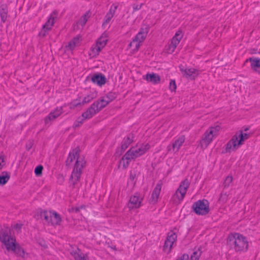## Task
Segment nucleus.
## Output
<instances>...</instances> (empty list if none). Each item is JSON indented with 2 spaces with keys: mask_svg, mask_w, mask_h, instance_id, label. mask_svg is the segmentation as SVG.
<instances>
[{
  "mask_svg": "<svg viewBox=\"0 0 260 260\" xmlns=\"http://www.w3.org/2000/svg\"><path fill=\"white\" fill-rule=\"evenodd\" d=\"M226 244L236 252H246L248 249L249 242L243 235L234 232L229 234L226 238Z\"/></svg>",
  "mask_w": 260,
  "mask_h": 260,
  "instance_id": "f257e3e1",
  "label": "nucleus"
},
{
  "mask_svg": "<svg viewBox=\"0 0 260 260\" xmlns=\"http://www.w3.org/2000/svg\"><path fill=\"white\" fill-rule=\"evenodd\" d=\"M250 136L249 133H243L242 131H237L231 139L225 145V149L222 153H230L232 151H235L244 144L245 141Z\"/></svg>",
  "mask_w": 260,
  "mask_h": 260,
  "instance_id": "f03ea898",
  "label": "nucleus"
},
{
  "mask_svg": "<svg viewBox=\"0 0 260 260\" xmlns=\"http://www.w3.org/2000/svg\"><path fill=\"white\" fill-rule=\"evenodd\" d=\"M86 160L79 164V160H76L73 166V169L69 179V186L72 189L76 187V185L80 182L83 169L86 166Z\"/></svg>",
  "mask_w": 260,
  "mask_h": 260,
  "instance_id": "7ed1b4c3",
  "label": "nucleus"
},
{
  "mask_svg": "<svg viewBox=\"0 0 260 260\" xmlns=\"http://www.w3.org/2000/svg\"><path fill=\"white\" fill-rule=\"evenodd\" d=\"M86 160L79 164V160H76L73 166V169L69 179V186L72 189L76 187V185L80 182L83 169L86 166Z\"/></svg>",
  "mask_w": 260,
  "mask_h": 260,
  "instance_id": "20e7f679",
  "label": "nucleus"
},
{
  "mask_svg": "<svg viewBox=\"0 0 260 260\" xmlns=\"http://www.w3.org/2000/svg\"><path fill=\"white\" fill-rule=\"evenodd\" d=\"M16 239L13 229L7 224H4L3 228L1 226L0 229V242L6 248Z\"/></svg>",
  "mask_w": 260,
  "mask_h": 260,
  "instance_id": "39448f33",
  "label": "nucleus"
},
{
  "mask_svg": "<svg viewBox=\"0 0 260 260\" xmlns=\"http://www.w3.org/2000/svg\"><path fill=\"white\" fill-rule=\"evenodd\" d=\"M209 205L210 203L207 199L199 200L191 206V212L199 216L206 215L210 211Z\"/></svg>",
  "mask_w": 260,
  "mask_h": 260,
  "instance_id": "423d86ee",
  "label": "nucleus"
},
{
  "mask_svg": "<svg viewBox=\"0 0 260 260\" xmlns=\"http://www.w3.org/2000/svg\"><path fill=\"white\" fill-rule=\"evenodd\" d=\"M221 129V126L219 125H214V126H210L205 132L202 139L200 142V146L203 148V143H205V147L212 142L213 138L217 135V133Z\"/></svg>",
  "mask_w": 260,
  "mask_h": 260,
  "instance_id": "0eeeda50",
  "label": "nucleus"
},
{
  "mask_svg": "<svg viewBox=\"0 0 260 260\" xmlns=\"http://www.w3.org/2000/svg\"><path fill=\"white\" fill-rule=\"evenodd\" d=\"M135 136L134 133H129L126 137L123 139L121 146L117 147L114 153L113 156L117 159L119 158L123 153L128 148L129 146L134 142Z\"/></svg>",
  "mask_w": 260,
  "mask_h": 260,
  "instance_id": "6e6552de",
  "label": "nucleus"
},
{
  "mask_svg": "<svg viewBox=\"0 0 260 260\" xmlns=\"http://www.w3.org/2000/svg\"><path fill=\"white\" fill-rule=\"evenodd\" d=\"M7 251L15 254L17 256L20 257L24 259H26L29 255L24 249L17 242L16 239L6 248Z\"/></svg>",
  "mask_w": 260,
  "mask_h": 260,
  "instance_id": "1a4fd4ad",
  "label": "nucleus"
},
{
  "mask_svg": "<svg viewBox=\"0 0 260 260\" xmlns=\"http://www.w3.org/2000/svg\"><path fill=\"white\" fill-rule=\"evenodd\" d=\"M179 70L182 73L183 78L191 81H194L199 76L201 71L195 68H187L180 64L179 66Z\"/></svg>",
  "mask_w": 260,
  "mask_h": 260,
  "instance_id": "9d476101",
  "label": "nucleus"
},
{
  "mask_svg": "<svg viewBox=\"0 0 260 260\" xmlns=\"http://www.w3.org/2000/svg\"><path fill=\"white\" fill-rule=\"evenodd\" d=\"M88 81H91L92 83L101 87L107 83V80L103 73L96 72L87 76L84 82L86 84Z\"/></svg>",
  "mask_w": 260,
  "mask_h": 260,
  "instance_id": "9b49d317",
  "label": "nucleus"
},
{
  "mask_svg": "<svg viewBox=\"0 0 260 260\" xmlns=\"http://www.w3.org/2000/svg\"><path fill=\"white\" fill-rule=\"evenodd\" d=\"M144 197H141L139 192H136L130 197L127 204V207L129 210L139 209L142 205V203Z\"/></svg>",
  "mask_w": 260,
  "mask_h": 260,
  "instance_id": "f8f14e48",
  "label": "nucleus"
},
{
  "mask_svg": "<svg viewBox=\"0 0 260 260\" xmlns=\"http://www.w3.org/2000/svg\"><path fill=\"white\" fill-rule=\"evenodd\" d=\"M189 185L190 182L187 178H185L181 182L173 197H176L179 201H182L186 195Z\"/></svg>",
  "mask_w": 260,
  "mask_h": 260,
  "instance_id": "ddd939ff",
  "label": "nucleus"
},
{
  "mask_svg": "<svg viewBox=\"0 0 260 260\" xmlns=\"http://www.w3.org/2000/svg\"><path fill=\"white\" fill-rule=\"evenodd\" d=\"M81 150L80 146H78L75 148L72 149L69 153L68 156L65 161L66 166L69 168L74 160H77V157L80 154Z\"/></svg>",
  "mask_w": 260,
  "mask_h": 260,
  "instance_id": "4468645a",
  "label": "nucleus"
},
{
  "mask_svg": "<svg viewBox=\"0 0 260 260\" xmlns=\"http://www.w3.org/2000/svg\"><path fill=\"white\" fill-rule=\"evenodd\" d=\"M248 62L250 63L251 70L260 75V58L255 56L249 57L244 61L243 65Z\"/></svg>",
  "mask_w": 260,
  "mask_h": 260,
  "instance_id": "2eb2a0df",
  "label": "nucleus"
},
{
  "mask_svg": "<svg viewBox=\"0 0 260 260\" xmlns=\"http://www.w3.org/2000/svg\"><path fill=\"white\" fill-rule=\"evenodd\" d=\"M163 182L161 180H158L154 187L151 197L149 200V203L154 205L158 202V199L159 196Z\"/></svg>",
  "mask_w": 260,
  "mask_h": 260,
  "instance_id": "dca6fc26",
  "label": "nucleus"
},
{
  "mask_svg": "<svg viewBox=\"0 0 260 260\" xmlns=\"http://www.w3.org/2000/svg\"><path fill=\"white\" fill-rule=\"evenodd\" d=\"M143 79L145 80L148 83L153 84H158L161 82L160 76L154 72H148L145 75H143Z\"/></svg>",
  "mask_w": 260,
  "mask_h": 260,
  "instance_id": "f3484780",
  "label": "nucleus"
},
{
  "mask_svg": "<svg viewBox=\"0 0 260 260\" xmlns=\"http://www.w3.org/2000/svg\"><path fill=\"white\" fill-rule=\"evenodd\" d=\"M58 11L54 10L48 18L47 21L43 25V29L51 30L54 24V19L57 18Z\"/></svg>",
  "mask_w": 260,
  "mask_h": 260,
  "instance_id": "a211bd4d",
  "label": "nucleus"
},
{
  "mask_svg": "<svg viewBox=\"0 0 260 260\" xmlns=\"http://www.w3.org/2000/svg\"><path fill=\"white\" fill-rule=\"evenodd\" d=\"M183 36L182 30L179 29L171 39V47H173L172 51H174L178 44L180 42Z\"/></svg>",
  "mask_w": 260,
  "mask_h": 260,
  "instance_id": "6ab92c4d",
  "label": "nucleus"
},
{
  "mask_svg": "<svg viewBox=\"0 0 260 260\" xmlns=\"http://www.w3.org/2000/svg\"><path fill=\"white\" fill-rule=\"evenodd\" d=\"M178 230L177 228H174L173 230L170 231L167 234L166 238H169V242L171 243L169 246V250L168 253H170L173 248V243L176 241L177 238V235L176 232Z\"/></svg>",
  "mask_w": 260,
  "mask_h": 260,
  "instance_id": "aec40b11",
  "label": "nucleus"
},
{
  "mask_svg": "<svg viewBox=\"0 0 260 260\" xmlns=\"http://www.w3.org/2000/svg\"><path fill=\"white\" fill-rule=\"evenodd\" d=\"M77 250L78 252L73 250L70 252L71 255L75 260H89L87 253H82L81 249L79 248H77Z\"/></svg>",
  "mask_w": 260,
  "mask_h": 260,
  "instance_id": "412c9836",
  "label": "nucleus"
},
{
  "mask_svg": "<svg viewBox=\"0 0 260 260\" xmlns=\"http://www.w3.org/2000/svg\"><path fill=\"white\" fill-rule=\"evenodd\" d=\"M132 160L133 159L131 158L129 155H127V153L126 152L118 162V168H120L121 164H122V169L125 170L128 167Z\"/></svg>",
  "mask_w": 260,
  "mask_h": 260,
  "instance_id": "4be33fe9",
  "label": "nucleus"
},
{
  "mask_svg": "<svg viewBox=\"0 0 260 260\" xmlns=\"http://www.w3.org/2000/svg\"><path fill=\"white\" fill-rule=\"evenodd\" d=\"M50 213H51V218H52L51 225L52 226L60 225L62 221L60 215L54 210H50Z\"/></svg>",
  "mask_w": 260,
  "mask_h": 260,
  "instance_id": "5701e85b",
  "label": "nucleus"
},
{
  "mask_svg": "<svg viewBox=\"0 0 260 260\" xmlns=\"http://www.w3.org/2000/svg\"><path fill=\"white\" fill-rule=\"evenodd\" d=\"M11 173L7 171L2 172L0 175V186H3L8 182L10 178Z\"/></svg>",
  "mask_w": 260,
  "mask_h": 260,
  "instance_id": "b1692460",
  "label": "nucleus"
},
{
  "mask_svg": "<svg viewBox=\"0 0 260 260\" xmlns=\"http://www.w3.org/2000/svg\"><path fill=\"white\" fill-rule=\"evenodd\" d=\"M202 246H200L199 247H195L193 249V252L191 254L189 259L190 260H199L202 253Z\"/></svg>",
  "mask_w": 260,
  "mask_h": 260,
  "instance_id": "393cba45",
  "label": "nucleus"
},
{
  "mask_svg": "<svg viewBox=\"0 0 260 260\" xmlns=\"http://www.w3.org/2000/svg\"><path fill=\"white\" fill-rule=\"evenodd\" d=\"M8 14V6L6 4H2L0 6V16L1 21L5 23L7 20Z\"/></svg>",
  "mask_w": 260,
  "mask_h": 260,
  "instance_id": "a878e982",
  "label": "nucleus"
},
{
  "mask_svg": "<svg viewBox=\"0 0 260 260\" xmlns=\"http://www.w3.org/2000/svg\"><path fill=\"white\" fill-rule=\"evenodd\" d=\"M149 30L150 26L149 25H145V27H142L140 28L138 32L139 36H141V41L140 42H143L146 39Z\"/></svg>",
  "mask_w": 260,
  "mask_h": 260,
  "instance_id": "bb28decb",
  "label": "nucleus"
},
{
  "mask_svg": "<svg viewBox=\"0 0 260 260\" xmlns=\"http://www.w3.org/2000/svg\"><path fill=\"white\" fill-rule=\"evenodd\" d=\"M101 51V48L96 46L95 45L93 44L90 48L88 55L90 58H95L99 55Z\"/></svg>",
  "mask_w": 260,
  "mask_h": 260,
  "instance_id": "cd10ccee",
  "label": "nucleus"
},
{
  "mask_svg": "<svg viewBox=\"0 0 260 260\" xmlns=\"http://www.w3.org/2000/svg\"><path fill=\"white\" fill-rule=\"evenodd\" d=\"M151 146L149 143H147L146 144L143 143L141 145L140 147L136 149L137 153H138L139 156H142L144 154H145L147 151H148Z\"/></svg>",
  "mask_w": 260,
  "mask_h": 260,
  "instance_id": "c85d7f7f",
  "label": "nucleus"
},
{
  "mask_svg": "<svg viewBox=\"0 0 260 260\" xmlns=\"http://www.w3.org/2000/svg\"><path fill=\"white\" fill-rule=\"evenodd\" d=\"M42 213L41 219L44 220L48 224H51V222L52 221V218H51V215L50 212L48 213L47 210H43Z\"/></svg>",
  "mask_w": 260,
  "mask_h": 260,
  "instance_id": "c756f323",
  "label": "nucleus"
},
{
  "mask_svg": "<svg viewBox=\"0 0 260 260\" xmlns=\"http://www.w3.org/2000/svg\"><path fill=\"white\" fill-rule=\"evenodd\" d=\"M91 12L90 10L86 12L81 17L80 20H79L80 24L83 27L84 26L86 23L87 22L88 19L90 17V15L91 14Z\"/></svg>",
  "mask_w": 260,
  "mask_h": 260,
  "instance_id": "7c9ffc66",
  "label": "nucleus"
},
{
  "mask_svg": "<svg viewBox=\"0 0 260 260\" xmlns=\"http://www.w3.org/2000/svg\"><path fill=\"white\" fill-rule=\"evenodd\" d=\"M126 152L127 153V155H129L133 160H135L136 158L140 157L135 149V147H131Z\"/></svg>",
  "mask_w": 260,
  "mask_h": 260,
  "instance_id": "2f4dec72",
  "label": "nucleus"
},
{
  "mask_svg": "<svg viewBox=\"0 0 260 260\" xmlns=\"http://www.w3.org/2000/svg\"><path fill=\"white\" fill-rule=\"evenodd\" d=\"M96 102H99V108L100 111L105 108L110 103L108 100H105L104 97H101Z\"/></svg>",
  "mask_w": 260,
  "mask_h": 260,
  "instance_id": "473e14b6",
  "label": "nucleus"
},
{
  "mask_svg": "<svg viewBox=\"0 0 260 260\" xmlns=\"http://www.w3.org/2000/svg\"><path fill=\"white\" fill-rule=\"evenodd\" d=\"M99 102L95 101L87 109L89 110V111L92 112L94 115L96 114L100 111L99 108Z\"/></svg>",
  "mask_w": 260,
  "mask_h": 260,
  "instance_id": "72a5a7b5",
  "label": "nucleus"
},
{
  "mask_svg": "<svg viewBox=\"0 0 260 260\" xmlns=\"http://www.w3.org/2000/svg\"><path fill=\"white\" fill-rule=\"evenodd\" d=\"M85 120L84 119V118H83V117L81 116V115L80 116L78 117L76 120L74 121L72 125V127L74 129H76V128L80 127L81 125L83 124Z\"/></svg>",
  "mask_w": 260,
  "mask_h": 260,
  "instance_id": "f704fd0d",
  "label": "nucleus"
},
{
  "mask_svg": "<svg viewBox=\"0 0 260 260\" xmlns=\"http://www.w3.org/2000/svg\"><path fill=\"white\" fill-rule=\"evenodd\" d=\"M34 239L37 243L39 244L40 246H41V247H43L45 249L48 248V245L46 244V242L45 240L44 239V238L40 236H35Z\"/></svg>",
  "mask_w": 260,
  "mask_h": 260,
  "instance_id": "c9c22d12",
  "label": "nucleus"
},
{
  "mask_svg": "<svg viewBox=\"0 0 260 260\" xmlns=\"http://www.w3.org/2000/svg\"><path fill=\"white\" fill-rule=\"evenodd\" d=\"M113 17L111 13V9H110L109 12L106 14L104 21L102 24V27L104 28L106 24H108Z\"/></svg>",
  "mask_w": 260,
  "mask_h": 260,
  "instance_id": "e433bc0d",
  "label": "nucleus"
},
{
  "mask_svg": "<svg viewBox=\"0 0 260 260\" xmlns=\"http://www.w3.org/2000/svg\"><path fill=\"white\" fill-rule=\"evenodd\" d=\"M108 41V39L103 40L98 38L94 44L96 46L101 48L102 50V49L107 45Z\"/></svg>",
  "mask_w": 260,
  "mask_h": 260,
  "instance_id": "4c0bfd02",
  "label": "nucleus"
},
{
  "mask_svg": "<svg viewBox=\"0 0 260 260\" xmlns=\"http://www.w3.org/2000/svg\"><path fill=\"white\" fill-rule=\"evenodd\" d=\"M64 106L57 107L53 110L50 112L52 115L56 116V118L58 117L63 113V108Z\"/></svg>",
  "mask_w": 260,
  "mask_h": 260,
  "instance_id": "58836bf2",
  "label": "nucleus"
},
{
  "mask_svg": "<svg viewBox=\"0 0 260 260\" xmlns=\"http://www.w3.org/2000/svg\"><path fill=\"white\" fill-rule=\"evenodd\" d=\"M44 167L42 165H38L35 168L34 172L36 177H41L43 174Z\"/></svg>",
  "mask_w": 260,
  "mask_h": 260,
  "instance_id": "ea45409f",
  "label": "nucleus"
},
{
  "mask_svg": "<svg viewBox=\"0 0 260 260\" xmlns=\"http://www.w3.org/2000/svg\"><path fill=\"white\" fill-rule=\"evenodd\" d=\"M118 94V92L109 91L106 94L105 97L108 99V101H110V102H111L116 99Z\"/></svg>",
  "mask_w": 260,
  "mask_h": 260,
  "instance_id": "a19ab883",
  "label": "nucleus"
},
{
  "mask_svg": "<svg viewBox=\"0 0 260 260\" xmlns=\"http://www.w3.org/2000/svg\"><path fill=\"white\" fill-rule=\"evenodd\" d=\"M185 139V136L181 135L178 137V138L177 139H176L175 141V142H176V143L177 144V145H178L177 149L176 152L178 151L179 150L180 147L182 146V144L184 142Z\"/></svg>",
  "mask_w": 260,
  "mask_h": 260,
  "instance_id": "79ce46f5",
  "label": "nucleus"
},
{
  "mask_svg": "<svg viewBox=\"0 0 260 260\" xmlns=\"http://www.w3.org/2000/svg\"><path fill=\"white\" fill-rule=\"evenodd\" d=\"M94 115L92 113V112H90L89 110L87 109H86V110L83 112L81 114V116L83 117L84 119L85 120L91 119Z\"/></svg>",
  "mask_w": 260,
  "mask_h": 260,
  "instance_id": "37998d69",
  "label": "nucleus"
},
{
  "mask_svg": "<svg viewBox=\"0 0 260 260\" xmlns=\"http://www.w3.org/2000/svg\"><path fill=\"white\" fill-rule=\"evenodd\" d=\"M169 89L171 92H176L177 89V85L175 79H171L169 85Z\"/></svg>",
  "mask_w": 260,
  "mask_h": 260,
  "instance_id": "c03bdc74",
  "label": "nucleus"
},
{
  "mask_svg": "<svg viewBox=\"0 0 260 260\" xmlns=\"http://www.w3.org/2000/svg\"><path fill=\"white\" fill-rule=\"evenodd\" d=\"M43 210L41 208H39L34 212V218L37 220L41 219L42 217Z\"/></svg>",
  "mask_w": 260,
  "mask_h": 260,
  "instance_id": "a18cd8bd",
  "label": "nucleus"
},
{
  "mask_svg": "<svg viewBox=\"0 0 260 260\" xmlns=\"http://www.w3.org/2000/svg\"><path fill=\"white\" fill-rule=\"evenodd\" d=\"M233 179V178L232 175L228 176L226 177V178L224 180V181L223 182L224 187V188L228 187L230 186V184L232 182Z\"/></svg>",
  "mask_w": 260,
  "mask_h": 260,
  "instance_id": "49530a36",
  "label": "nucleus"
},
{
  "mask_svg": "<svg viewBox=\"0 0 260 260\" xmlns=\"http://www.w3.org/2000/svg\"><path fill=\"white\" fill-rule=\"evenodd\" d=\"M56 119V116L52 115V114H49L44 118V122L45 124H48L49 122L52 121Z\"/></svg>",
  "mask_w": 260,
  "mask_h": 260,
  "instance_id": "de8ad7c7",
  "label": "nucleus"
},
{
  "mask_svg": "<svg viewBox=\"0 0 260 260\" xmlns=\"http://www.w3.org/2000/svg\"><path fill=\"white\" fill-rule=\"evenodd\" d=\"M95 98L96 95L94 96H91L90 95H87L83 99V101H82V104L84 105L85 104L89 103Z\"/></svg>",
  "mask_w": 260,
  "mask_h": 260,
  "instance_id": "09e8293b",
  "label": "nucleus"
},
{
  "mask_svg": "<svg viewBox=\"0 0 260 260\" xmlns=\"http://www.w3.org/2000/svg\"><path fill=\"white\" fill-rule=\"evenodd\" d=\"M228 199V195L225 192L224 193H221L218 201L223 203H226Z\"/></svg>",
  "mask_w": 260,
  "mask_h": 260,
  "instance_id": "8fccbe9b",
  "label": "nucleus"
},
{
  "mask_svg": "<svg viewBox=\"0 0 260 260\" xmlns=\"http://www.w3.org/2000/svg\"><path fill=\"white\" fill-rule=\"evenodd\" d=\"M76 46V43H75L72 40L68 43V45L66 46V48H68L69 50L73 51Z\"/></svg>",
  "mask_w": 260,
  "mask_h": 260,
  "instance_id": "3c124183",
  "label": "nucleus"
},
{
  "mask_svg": "<svg viewBox=\"0 0 260 260\" xmlns=\"http://www.w3.org/2000/svg\"><path fill=\"white\" fill-rule=\"evenodd\" d=\"M81 97H79L78 98L72 101L73 103H74L78 108H80V109L82 108V106L83 105L81 101Z\"/></svg>",
  "mask_w": 260,
  "mask_h": 260,
  "instance_id": "603ef678",
  "label": "nucleus"
},
{
  "mask_svg": "<svg viewBox=\"0 0 260 260\" xmlns=\"http://www.w3.org/2000/svg\"><path fill=\"white\" fill-rule=\"evenodd\" d=\"M143 5V4H141L140 5H138L137 4H133V13H134L135 12L138 11L140 10Z\"/></svg>",
  "mask_w": 260,
  "mask_h": 260,
  "instance_id": "864d4df0",
  "label": "nucleus"
},
{
  "mask_svg": "<svg viewBox=\"0 0 260 260\" xmlns=\"http://www.w3.org/2000/svg\"><path fill=\"white\" fill-rule=\"evenodd\" d=\"M34 145V140H29L28 142L25 145V148L27 151H29L32 147Z\"/></svg>",
  "mask_w": 260,
  "mask_h": 260,
  "instance_id": "5fc2aeb1",
  "label": "nucleus"
},
{
  "mask_svg": "<svg viewBox=\"0 0 260 260\" xmlns=\"http://www.w3.org/2000/svg\"><path fill=\"white\" fill-rule=\"evenodd\" d=\"M189 256L188 254L184 253L182 254L180 256H178L176 260H189Z\"/></svg>",
  "mask_w": 260,
  "mask_h": 260,
  "instance_id": "6e6d98bb",
  "label": "nucleus"
},
{
  "mask_svg": "<svg viewBox=\"0 0 260 260\" xmlns=\"http://www.w3.org/2000/svg\"><path fill=\"white\" fill-rule=\"evenodd\" d=\"M173 47H171V43L165 47V51L167 53L172 54L174 51H172Z\"/></svg>",
  "mask_w": 260,
  "mask_h": 260,
  "instance_id": "4d7b16f0",
  "label": "nucleus"
},
{
  "mask_svg": "<svg viewBox=\"0 0 260 260\" xmlns=\"http://www.w3.org/2000/svg\"><path fill=\"white\" fill-rule=\"evenodd\" d=\"M49 30H50L43 29V27H42L41 31H40L39 33L38 34V36L44 38V37H46V32Z\"/></svg>",
  "mask_w": 260,
  "mask_h": 260,
  "instance_id": "13d9d810",
  "label": "nucleus"
},
{
  "mask_svg": "<svg viewBox=\"0 0 260 260\" xmlns=\"http://www.w3.org/2000/svg\"><path fill=\"white\" fill-rule=\"evenodd\" d=\"M82 36L80 35H78L76 37H74L72 40L76 44L79 43L80 41L81 40Z\"/></svg>",
  "mask_w": 260,
  "mask_h": 260,
  "instance_id": "bf43d9fd",
  "label": "nucleus"
},
{
  "mask_svg": "<svg viewBox=\"0 0 260 260\" xmlns=\"http://www.w3.org/2000/svg\"><path fill=\"white\" fill-rule=\"evenodd\" d=\"M70 213H78L79 212V209L78 207H72L71 208L68 209Z\"/></svg>",
  "mask_w": 260,
  "mask_h": 260,
  "instance_id": "052dcab7",
  "label": "nucleus"
},
{
  "mask_svg": "<svg viewBox=\"0 0 260 260\" xmlns=\"http://www.w3.org/2000/svg\"><path fill=\"white\" fill-rule=\"evenodd\" d=\"M23 226V224L22 223H16L14 224L13 228L14 229L18 230V232H21V230L22 229V227Z\"/></svg>",
  "mask_w": 260,
  "mask_h": 260,
  "instance_id": "680f3d73",
  "label": "nucleus"
},
{
  "mask_svg": "<svg viewBox=\"0 0 260 260\" xmlns=\"http://www.w3.org/2000/svg\"><path fill=\"white\" fill-rule=\"evenodd\" d=\"M169 238H166L163 246V251H165L169 247Z\"/></svg>",
  "mask_w": 260,
  "mask_h": 260,
  "instance_id": "e2e57ef3",
  "label": "nucleus"
},
{
  "mask_svg": "<svg viewBox=\"0 0 260 260\" xmlns=\"http://www.w3.org/2000/svg\"><path fill=\"white\" fill-rule=\"evenodd\" d=\"M117 8H118V5L115 4H113L111 6L110 9H111V13L112 14L113 16L114 15V14L115 13V11L116 10Z\"/></svg>",
  "mask_w": 260,
  "mask_h": 260,
  "instance_id": "0e129e2a",
  "label": "nucleus"
},
{
  "mask_svg": "<svg viewBox=\"0 0 260 260\" xmlns=\"http://www.w3.org/2000/svg\"><path fill=\"white\" fill-rule=\"evenodd\" d=\"M136 175L137 174L136 172H133L132 171H131L129 174V179L132 181H133L135 178L136 177Z\"/></svg>",
  "mask_w": 260,
  "mask_h": 260,
  "instance_id": "69168bd1",
  "label": "nucleus"
},
{
  "mask_svg": "<svg viewBox=\"0 0 260 260\" xmlns=\"http://www.w3.org/2000/svg\"><path fill=\"white\" fill-rule=\"evenodd\" d=\"M64 181V178L63 174H59L58 177V181L59 184H61Z\"/></svg>",
  "mask_w": 260,
  "mask_h": 260,
  "instance_id": "338daca9",
  "label": "nucleus"
},
{
  "mask_svg": "<svg viewBox=\"0 0 260 260\" xmlns=\"http://www.w3.org/2000/svg\"><path fill=\"white\" fill-rule=\"evenodd\" d=\"M133 39V42H137V43H142V42H140V41H141V36H139L138 33Z\"/></svg>",
  "mask_w": 260,
  "mask_h": 260,
  "instance_id": "774afa93",
  "label": "nucleus"
}]
</instances>
